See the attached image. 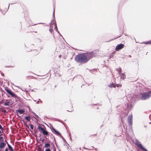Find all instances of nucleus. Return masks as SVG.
<instances>
[{"label": "nucleus", "instance_id": "nucleus-1", "mask_svg": "<svg viewBox=\"0 0 151 151\" xmlns=\"http://www.w3.org/2000/svg\"><path fill=\"white\" fill-rule=\"evenodd\" d=\"M75 60L79 63H84L87 62L85 53L79 54L76 55L75 58Z\"/></svg>", "mask_w": 151, "mask_h": 151}, {"label": "nucleus", "instance_id": "nucleus-2", "mask_svg": "<svg viewBox=\"0 0 151 151\" xmlns=\"http://www.w3.org/2000/svg\"><path fill=\"white\" fill-rule=\"evenodd\" d=\"M85 53L87 59V61L91 58L96 56V53L93 52Z\"/></svg>", "mask_w": 151, "mask_h": 151}, {"label": "nucleus", "instance_id": "nucleus-3", "mask_svg": "<svg viewBox=\"0 0 151 151\" xmlns=\"http://www.w3.org/2000/svg\"><path fill=\"white\" fill-rule=\"evenodd\" d=\"M151 96L148 92L147 93H144L142 94L141 97V99L142 100H146L148 99Z\"/></svg>", "mask_w": 151, "mask_h": 151}, {"label": "nucleus", "instance_id": "nucleus-4", "mask_svg": "<svg viewBox=\"0 0 151 151\" xmlns=\"http://www.w3.org/2000/svg\"><path fill=\"white\" fill-rule=\"evenodd\" d=\"M135 144L138 147L140 148L142 150L144 151H147L146 149L143 147L142 145L137 139H136L135 140Z\"/></svg>", "mask_w": 151, "mask_h": 151}, {"label": "nucleus", "instance_id": "nucleus-5", "mask_svg": "<svg viewBox=\"0 0 151 151\" xmlns=\"http://www.w3.org/2000/svg\"><path fill=\"white\" fill-rule=\"evenodd\" d=\"M127 121L129 124L132 127L133 122L132 115V114L129 115L127 118Z\"/></svg>", "mask_w": 151, "mask_h": 151}, {"label": "nucleus", "instance_id": "nucleus-6", "mask_svg": "<svg viewBox=\"0 0 151 151\" xmlns=\"http://www.w3.org/2000/svg\"><path fill=\"white\" fill-rule=\"evenodd\" d=\"M124 47V45L122 44H120L117 45L115 48V50L116 51L121 50Z\"/></svg>", "mask_w": 151, "mask_h": 151}, {"label": "nucleus", "instance_id": "nucleus-7", "mask_svg": "<svg viewBox=\"0 0 151 151\" xmlns=\"http://www.w3.org/2000/svg\"><path fill=\"white\" fill-rule=\"evenodd\" d=\"M6 145V143H4L3 142H0V148L1 149H3Z\"/></svg>", "mask_w": 151, "mask_h": 151}, {"label": "nucleus", "instance_id": "nucleus-8", "mask_svg": "<svg viewBox=\"0 0 151 151\" xmlns=\"http://www.w3.org/2000/svg\"><path fill=\"white\" fill-rule=\"evenodd\" d=\"M16 112H19L20 114H23L25 112V111L22 109H17L16 110Z\"/></svg>", "mask_w": 151, "mask_h": 151}, {"label": "nucleus", "instance_id": "nucleus-9", "mask_svg": "<svg viewBox=\"0 0 151 151\" xmlns=\"http://www.w3.org/2000/svg\"><path fill=\"white\" fill-rule=\"evenodd\" d=\"M42 132L43 134L44 135H45L46 136H49L48 132L46 130H45V129H44Z\"/></svg>", "mask_w": 151, "mask_h": 151}, {"label": "nucleus", "instance_id": "nucleus-10", "mask_svg": "<svg viewBox=\"0 0 151 151\" xmlns=\"http://www.w3.org/2000/svg\"><path fill=\"white\" fill-rule=\"evenodd\" d=\"M10 95H11L12 97L15 98L16 99H19V97L17 96V95L15 94H14L12 92L10 94Z\"/></svg>", "mask_w": 151, "mask_h": 151}, {"label": "nucleus", "instance_id": "nucleus-11", "mask_svg": "<svg viewBox=\"0 0 151 151\" xmlns=\"http://www.w3.org/2000/svg\"><path fill=\"white\" fill-rule=\"evenodd\" d=\"M5 90L10 95L12 93V92L9 89V88L8 87H6L5 88Z\"/></svg>", "mask_w": 151, "mask_h": 151}, {"label": "nucleus", "instance_id": "nucleus-12", "mask_svg": "<svg viewBox=\"0 0 151 151\" xmlns=\"http://www.w3.org/2000/svg\"><path fill=\"white\" fill-rule=\"evenodd\" d=\"M52 128L53 131L57 134L58 135H60L61 134L58 131L56 130L54 127H52Z\"/></svg>", "mask_w": 151, "mask_h": 151}, {"label": "nucleus", "instance_id": "nucleus-13", "mask_svg": "<svg viewBox=\"0 0 151 151\" xmlns=\"http://www.w3.org/2000/svg\"><path fill=\"white\" fill-rule=\"evenodd\" d=\"M37 129L39 130H40L42 132L45 129L44 128L42 127H41L39 125L38 126Z\"/></svg>", "mask_w": 151, "mask_h": 151}, {"label": "nucleus", "instance_id": "nucleus-14", "mask_svg": "<svg viewBox=\"0 0 151 151\" xmlns=\"http://www.w3.org/2000/svg\"><path fill=\"white\" fill-rule=\"evenodd\" d=\"M120 77L121 79H124L125 78L126 76L124 73H122V74L120 75Z\"/></svg>", "mask_w": 151, "mask_h": 151}, {"label": "nucleus", "instance_id": "nucleus-15", "mask_svg": "<svg viewBox=\"0 0 151 151\" xmlns=\"http://www.w3.org/2000/svg\"><path fill=\"white\" fill-rule=\"evenodd\" d=\"M109 86L110 88H115L116 87V85L114 83H112L111 84L110 83L109 85Z\"/></svg>", "mask_w": 151, "mask_h": 151}, {"label": "nucleus", "instance_id": "nucleus-16", "mask_svg": "<svg viewBox=\"0 0 151 151\" xmlns=\"http://www.w3.org/2000/svg\"><path fill=\"white\" fill-rule=\"evenodd\" d=\"M50 144L49 143H46L45 144L44 147L45 148H48L50 147Z\"/></svg>", "mask_w": 151, "mask_h": 151}, {"label": "nucleus", "instance_id": "nucleus-17", "mask_svg": "<svg viewBox=\"0 0 151 151\" xmlns=\"http://www.w3.org/2000/svg\"><path fill=\"white\" fill-rule=\"evenodd\" d=\"M4 105L5 106H9V105H11L12 104H10V102H7L5 103L4 104Z\"/></svg>", "mask_w": 151, "mask_h": 151}, {"label": "nucleus", "instance_id": "nucleus-18", "mask_svg": "<svg viewBox=\"0 0 151 151\" xmlns=\"http://www.w3.org/2000/svg\"><path fill=\"white\" fill-rule=\"evenodd\" d=\"M55 24V27H54V29L56 31H58V28H57V25H56V23H55V22H54L52 23V24Z\"/></svg>", "mask_w": 151, "mask_h": 151}, {"label": "nucleus", "instance_id": "nucleus-19", "mask_svg": "<svg viewBox=\"0 0 151 151\" xmlns=\"http://www.w3.org/2000/svg\"><path fill=\"white\" fill-rule=\"evenodd\" d=\"M25 119L28 121H29L31 119L30 117L29 116H25Z\"/></svg>", "mask_w": 151, "mask_h": 151}, {"label": "nucleus", "instance_id": "nucleus-20", "mask_svg": "<svg viewBox=\"0 0 151 151\" xmlns=\"http://www.w3.org/2000/svg\"><path fill=\"white\" fill-rule=\"evenodd\" d=\"M143 43H145V44H151V40L150 41L145 42H143Z\"/></svg>", "mask_w": 151, "mask_h": 151}, {"label": "nucleus", "instance_id": "nucleus-21", "mask_svg": "<svg viewBox=\"0 0 151 151\" xmlns=\"http://www.w3.org/2000/svg\"><path fill=\"white\" fill-rule=\"evenodd\" d=\"M32 113L38 119H40V118L34 112H32Z\"/></svg>", "mask_w": 151, "mask_h": 151}, {"label": "nucleus", "instance_id": "nucleus-22", "mask_svg": "<svg viewBox=\"0 0 151 151\" xmlns=\"http://www.w3.org/2000/svg\"><path fill=\"white\" fill-rule=\"evenodd\" d=\"M8 149H9L10 151H13L14 150L12 147L10 145L9 147H8Z\"/></svg>", "mask_w": 151, "mask_h": 151}, {"label": "nucleus", "instance_id": "nucleus-23", "mask_svg": "<svg viewBox=\"0 0 151 151\" xmlns=\"http://www.w3.org/2000/svg\"><path fill=\"white\" fill-rule=\"evenodd\" d=\"M54 11L53 13V20H54V19H55V8L54 7Z\"/></svg>", "mask_w": 151, "mask_h": 151}, {"label": "nucleus", "instance_id": "nucleus-24", "mask_svg": "<svg viewBox=\"0 0 151 151\" xmlns=\"http://www.w3.org/2000/svg\"><path fill=\"white\" fill-rule=\"evenodd\" d=\"M119 71H118V73L119 75H121V73L122 72V69L120 68H119Z\"/></svg>", "mask_w": 151, "mask_h": 151}, {"label": "nucleus", "instance_id": "nucleus-25", "mask_svg": "<svg viewBox=\"0 0 151 151\" xmlns=\"http://www.w3.org/2000/svg\"><path fill=\"white\" fill-rule=\"evenodd\" d=\"M4 142V139L2 137H0V142Z\"/></svg>", "mask_w": 151, "mask_h": 151}, {"label": "nucleus", "instance_id": "nucleus-26", "mask_svg": "<svg viewBox=\"0 0 151 151\" xmlns=\"http://www.w3.org/2000/svg\"><path fill=\"white\" fill-rule=\"evenodd\" d=\"M30 128L31 129H33V126L32 124H30Z\"/></svg>", "mask_w": 151, "mask_h": 151}, {"label": "nucleus", "instance_id": "nucleus-27", "mask_svg": "<svg viewBox=\"0 0 151 151\" xmlns=\"http://www.w3.org/2000/svg\"><path fill=\"white\" fill-rule=\"evenodd\" d=\"M45 151H51L50 149L48 148L46 149Z\"/></svg>", "mask_w": 151, "mask_h": 151}, {"label": "nucleus", "instance_id": "nucleus-28", "mask_svg": "<svg viewBox=\"0 0 151 151\" xmlns=\"http://www.w3.org/2000/svg\"><path fill=\"white\" fill-rule=\"evenodd\" d=\"M116 86L118 87H122V85L120 84H117L116 85Z\"/></svg>", "mask_w": 151, "mask_h": 151}, {"label": "nucleus", "instance_id": "nucleus-29", "mask_svg": "<svg viewBox=\"0 0 151 151\" xmlns=\"http://www.w3.org/2000/svg\"><path fill=\"white\" fill-rule=\"evenodd\" d=\"M62 138L63 139V142H64L65 143H65H67L66 142V141H65V139H64V138L62 136Z\"/></svg>", "mask_w": 151, "mask_h": 151}, {"label": "nucleus", "instance_id": "nucleus-30", "mask_svg": "<svg viewBox=\"0 0 151 151\" xmlns=\"http://www.w3.org/2000/svg\"><path fill=\"white\" fill-rule=\"evenodd\" d=\"M0 129L1 130H3L4 129L2 126L0 124Z\"/></svg>", "mask_w": 151, "mask_h": 151}, {"label": "nucleus", "instance_id": "nucleus-31", "mask_svg": "<svg viewBox=\"0 0 151 151\" xmlns=\"http://www.w3.org/2000/svg\"><path fill=\"white\" fill-rule=\"evenodd\" d=\"M53 148H54V150H53L54 151H56L55 147V146H54V145H53Z\"/></svg>", "mask_w": 151, "mask_h": 151}, {"label": "nucleus", "instance_id": "nucleus-32", "mask_svg": "<svg viewBox=\"0 0 151 151\" xmlns=\"http://www.w3.org/2000/svg\"><path fill=\"white\" fill-rule=\"evenodd\" d=\"M2 112L4 113H7L6 111L5 110H3L2 111Z\"/></svg>", "mask_w": 151, "mask_h": 151}, {"label": "nucleus", "instance_id": "nucleus-33", "mask_svg": "<svg viewBox=\"0 0 151 151\" xmlns=\"http://www.w3.org/2000/svg\"><path fill=\"white\" fill-rule=\"evenodd\" d=\"M56 120L57 121H58V122H62V121H61L60 120H59V119H56Z\"/></svg>", "mask_w": 151, "mask_h": 151}, {"label": "nucleus", "instance_id": "nucleus-34", "mask_svg": "<svg viewBox=\"0 0 151 151\" xmlns=\"http://www.w3.org/2000/svg\"><path fill=\"white\" fill-rule=\"evenodd\" d=\"M22 121L23 122L24 124L25 125V126H27V124H26V123L25 122V121L24 120H22Z\"/></svg>", "mask_w": 151, "mask_h": 151}, {"label": "nucleus", "instance_id": "nucleus-35", "mask_svg": "<svg viewBox=\"0 0 151 151\" xmlns=\"http://www.w3.org/2000/svg\"><path fill=\"white\" fill-rule=\"evenodd\" d=\"M49 31L50 32L52 33V29H49Z\"/></svg>", "mask_w": 151, "mask_h": 151}, {"label": "nucleus", "instance_id": "nucleus-36", "mask_svg": "<svg viewBox=\"0 0 151 151\" xmlns=\"http://www.w3.org/2000/svg\"><path fill=\"white\" fill-rule=\"evenodd\" d=\"M40 150H41V148L40 147H39L37 149V150H38V151H40Z\"/></svg>", "mask_w": 151, "mask_h": 151}, {"label": "nucleus", "instance_id": "nucleus-37", "mask_svg": "<svg viewBox=\"0 0 151 151\" xmlns=\"http://www.w3.org/2000/svg\"><path fill=\"white\" fill-rule=\"evenodd\" d=\"M149 93L151 96V91H149L148 92Z\"/></svg>", "mask_w": 151, "mask_h": 151}, {"label": "nucleus", "instance_id": "nucleus-38", "mask_svg": "<svg viewBox=\"0 0 151 151\" xmlns=\"http://www.w3.org/2000/svg\"><path fill=\"white\" fill-rule=\"evenodd\" d=\"M7 145L8 147H9V146H10V145L8 143H7Z\"/></svg>", "mask_w": 151, "mask_h": 151}, {"label": "nucleus", "instance_id": "nucleus-39", "mask_svg": "<svg viewBox=\"0 0 151 151\" xmlns=\"http://www.w3.org/2000/svg\"><path fill=\"white\" fill-rule=\"evenodd\" d=\"M58 34H59L60 36H61L62 37V36L60 35V34L59 32L58 31H56Z\"/></svg>", "mask_w": 151, "mask_h": 151}, {"label": "nucleus", "instance_id": "nucleus-40", "mask_svg": "<svg viewBox=\"0 0 151 151\" xmlns=\"http://www.w3.org/2000/svg\"><path fill=\"white\" fill-rule=\"evenodd\" d=\"M116 70L118 72V71H119V68L116 69Z\"/></svg>", "mask_w": 151, "mask_h": 151}, {"label": "nucleus", "instance_id": "nucleus-41", "mask_svg": "<svg viewBox=\"0 0 151 151\" xmlns=\"http://www.w3.org/2000/svg\"><path fill=\"white\" fill-rule=\"evenodd\" d=\"M67 111H70V112H71L73 111V110L72 109V110H67Z\"/></svg>", "mask_w": 151, "mask_h": 151}, {"label": "nucleus", "instance_id": "nucleus-42", "mask_svg": "<svg viewBox=\"0 0 151 151\" xmlns=\"http://www.w3.org/2000/svg\"><path fill=\"white\" fill-rule=\"evenodd\" d=\"M37 103V104H39V101H38L37 102V103Z\"/></svg>", "mask_w": 151, "mask_h": 151}, {"label": "nucleus", "instance_id": "nucleus-43", "mask_svg": "<svg viewBox=\"0 0 151 151\" xmlns=\"http://www.w3.org/2000/svg\"><path fill=\"white\" fill-rule=\"evenodd\" d=\"M28 128H29V126L27 125V126H26Z\"/></svg>", "mask_w": 151, "mask_h": 151}, {"label": "nucleus", "instance_id": "nucleus-44", "mask_svg": "<svg viewBox=\"0 0 151 151\" xmlns=\"http://www.w3.org/2000/svg\"><path fill=\"white\" fill-rule=\"evenodd\" d=\"M44 139H42V142H43L44 141Z\"/></svg>", "mask_w": 151, "mask_h": 151}, {"label": "nucleus", "instance_id": "nucleus-45", "mask_svg": "<svg viewBox=\"0 0 151 151\" xmlns=\"http://www.w3.org/2000/svg\"><path fill=\"white\" fill-rule=\"evenodd\" d=\"M61 55H59V57L60 58V57H61Z\"/></svg>", "mask_w": 151, "mask_h": 151}, {"label": "nucleus", "instance_id": "nucleus-46", "mask_svg": "<svg viewBox=\"0 0 151 151\" xmlns=\"http://www.w3.org/2000/svg\"><path fill=\"white\" fill-rule=\"evenodd\" d=\"M53 21L52 20V21L50 23V24H51V23H52V22Z\"/></svg>", "mask_w": 151, "mask_h": 151}, {"label": "nucleus", "instance_id": "nucleus-47", "mask_svg": "<svg viewBox=\"0 0 151 151\" xmlns=\"http://www.w3.org/2000/svg\"><path fill=\"white\" fill-rule=\"evenodd\" d=\"M9 5H10V4H9V6H8V9H9Z\"/></svg>", "mask_w": 151, "mask_h": 151}, {"label": "nucleus", "instance_id": "nucleus-48", "mask_svg": "<svg viewBox=\"0 0 151 151\" xmlns=\"http://www.w3.org/2000/svg\"><path fill=\"white\" fill-rule=\"evenodd\" d=\"M6 143L7 144V143H8L7 141H6Z\"/></svg>", "mask_w": 151, "mask_h": 151}, {"label": "nucleus", "instance_id": "nucleus-49", "mask_svg": "<svg viewBox=\"0 0 151 151\" xmlns=\"http://www.w3.org/2000/svg\"><path fill=\"white\" fill-rule=\"evenodd\" d=\"M129 56L130 57H131V56L130 55H129Z\"/></svg>", "mask_w": 151, "mask_h": 151}, {"label": "nucleus", "instance_id": "nucleus-50", "mask_svg": "<svg viewBox=\"0 0 151 151\" xmlns=\"http://www.w3.org/2000/svg\"><path fill=\"white\" fill-rule=\"evenodd\" d=\"M120 36H119L118 37H117V38H118V37H120Z\"/></svg>", "mask_w": 151, "mask_h": 151}, {"label": "nucleus", "instance_id": "nucleus-51", "mask_svg": "<svg viewBox=\"0 0 151 151\" xmlns=\"http://www.w3.org/2000/svg\"><path fill=\"white\" fill-rule=\"evenodd\" d=\"M6 139H5V141L6 142Z\"/></svg>", "mask_w": 151, "mask_h": 151}, {"label": "nucleus", "instance_id": "nucleus-52", "mask_svg": "<svg viewBox=\"0 0 151 151\" xmlns=\"http://www.w3.org/2000/svg\"><path fill=\"white\" fill-rule=\"evenodd\" d=\"M1 131L0 130V134L1 133Z\"/></svg>", "mask_w": 151, "mask_h": 151}, {"label": "nucleus", "instance_id": "nucleus-53", "mask_svg": "<svg viewBox=\"0 0 151 151\" xmlns=\"http://www.w3.org/2000/svg\"><path fill=\"white\" fill-rule=\"evenodd\" d=\"M35 137H36V136H37V135H35Z\"/></svg>", "mask_w": 151, "mask_h": 151}, {"label": "nucleus", "instance_id": "nucleus-54", "mask_svg": "<svg viewBox=\"0 0 151 151\" xmlns=\"http://www.w3.org/2000/svg\"><path fill=\"white\" fill-rule=\"evenodd\" d=\"M84 148V149H86V148H85V147Z\"/></svg>", "mask_w": 151, "mask_h": 151}, {"label": "nucleus", "instance_id": "nucleus-55", "mask_svg": "<svg viewBox=\"0 0 151 151\" xmlns=\"http://www.w3.org/2000/svg\"><path fill=\"white\" fill-rule=\"evenodd\" d=\"M17 116H18L20 117V116H19L18 115H17Z\"/></svg>", "mask_w": 151, "mask_h": 151}, {"label": "nucleus", "instance_id": "nucleus-56", "mask_svg": "<svg viewBox=\"0 0 151 151\" xmlns=\"http://www.w3.org/2000/svg\"><path fill=\"white\" fill-rule=\"evenodd\" d=\"M92 147L93 148H94V147L93 146H92Z\"/></svg>", "mask_w": 151, "mask_h": 151}, {"label": "nucleus", "instance_id": "nucleus-57", "mask_svg": "<svg viewBox=\"0 0 151 151\" xmlns=\"http://www.w3.org/2000/svg\"><path fill=\"white\" fill-rule=\"evenodd\" d=\"M40 102H42V101H40Z\"/></svg>", "mask_w": 151, "mask_h": 151}, {"label": "nucleus", "instance_id": "nucleus-58", "mask_svg": "<svg viewBox=\"0 0 151 151\" xmlns=\"http://www.w3.org/2000/svg\"><path fill=\"white\" fill-rule=\"evenodd\" d=\"M32 91H34V90H32Z\"/></svg>", "mask_w": 151, "mask_h": 151}, {"label": "nucleus", "instance_id": "nucleus-59", "mask_svg": "<svg viewBox=\"0 0 151 151\" xmlns=\"http://www.w3.org/2000/svg\"><path fill=\"white\" fill-rule=\"evenodd\" d=\"M41 138H40V140H41Z\"/></svg>", "mask_w": 151, "mask_h": 151}, {"label": "nucleus", "instance_id": "nucleus-60", "mask_svg": "<svg viewBox=\"0 0 151 151\" xmlns=\"http://www.w3.org/2000/svg\"><path fill=\"white\" fill-rule=\"evenodd\" d=\"M40 151H42V150H40Z\"/></svg>", "mask_w": 151, "mask_h": 151}, {"label": "nucleus", "instance_id": "nucleus-61", "mask_svg": "<svg viewBox=\"0 0 151 151\" xmlns=\"http://www.w3.org/2000/svg\"><path fill=\"white\" fill-rule=\"evenodd\" d=\"M0 151H1L0 150Z\"/></svg>", "mask_w": 151, "mask_h": 151}]
</instances>
